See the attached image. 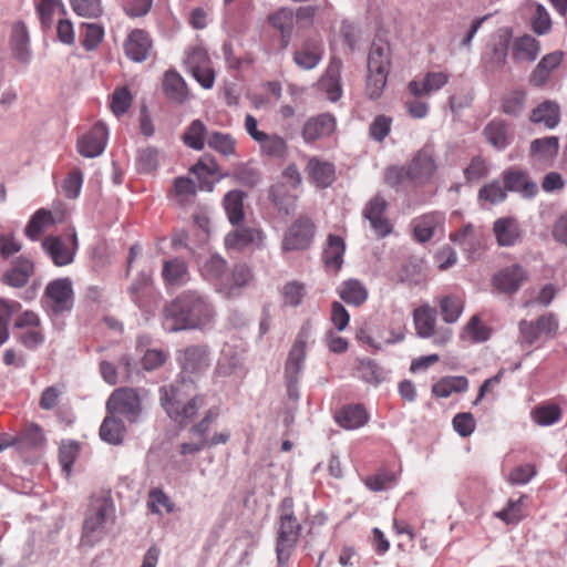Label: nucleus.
Returning <instances> with one entry per match:
<instances>
[{
    "label": "nucleus",
    "instance_id": "1",
    "mask_svg": "<svg viewBox=\"0 0 567 567\" xmlns=\"http://www.w3.org/2000/svg\"><path fill=\"white\" fill-rule=\"evenodd\" d=\"M217 311L208 295L187 289L166 302L161 312L162 326L166 332L207 331L215 327Z\"/></svg>",
    "mask_w": 567,
    "mask_h": 567
},
{
    "label": "nucleus",
    "instance_id": "2",
    "mask_svg": "<svg viewBox=\"0 0 567 567\" xmlns=\"http://www.w3.org/2000/svg\"><path fill=\"white\" fill-rule=\"evenodd\" d=\"M194 380L185 375L159 388V403L167 416L181 426L186 425L204 406V396L196 392Z\"/></svg>",
    "mask_w": 567,
    "mask_h": 567
},
{
    "label": "nucleus",
    "instance_id": "3",
    "mask_svg": "<svg viewBox=\"0 0 567 567\" xmlns=\"http://www.w3.org/2000/svg\"><path fill=\"white\" fill-rule=\"evenodd\" d=\"M295 502L284 497L278 506L276 558L277 567H286L301 536L302 526L295 515Z\"/></svg>",
    "mask_w": 567,
    "mask_h": 567
},
{
    "label": "nucleus",
    "instance_id": "4",
    "mask_svg": "<svg viewBox=\"0 0 567 567\" xmlns=\"http://www.w3.org/2000/svg\"><path fill=\"white\" fill-rule=\"evenodd\" d=\"M114 517L115 508L110 497H92L82 525L81 544L93 547L100 543L107 533V524L113 523Z\"/></svg>",
    "mask_w": 567,
    "mask_h": 567
},
{
    "label": "nucleus",
    "instance_id": "5",
    "mask_svg": "<svg viewBox=\"0 0 567 567\" xmlns=\"http://www.w3.org/2000/svg\"><path fill=\"white\" fill-rule=\"evenodd\" d=\"M367 68L365 94L370 100H378L384 91L391 69V48L388 42H372Z\"/></svg>",
    "mask_w": 567,
    "mask_h": 567
},
{
    "label": "nucleus",
    "instance_id": "6",
    "mask_svg": "<svg viewBox=\"0 0 567 567\" xmlns=\"http://www.w3.org/2000/svg\"><path fill=\"white\" fill-rule=\"evenodd\" d=\"M558 328V319L551 312L542 315L534 321L524 319L518 323L520 341L528 347L535 344L540 338H544L545 341L554 339Z\"/></svg>",
    "mask_w": 567,
    "mask_h": 567
},
{
    "label": "nucleus",
    "instance_id": "7",
    "mask_svg": "<svg viewBox=\"0 0 567 567\" xmlns=\"http://www.w3.org/2000/svg\"><path fill=\"white\" fill-rule=\"evenodd\" d=\"M141 398L135 389L118 388L112 392L106 401V411L110 414H118L130 423H135L142 413Z\"/></svg>",
    "mask_w": 567,
    "mask_h": 567
},
{
    "label": "nucleus",
    "instance_id": "8",
    "mask_svg": "<svg viewBox=\"0 0 567 567\" xmlns=\"http://www.w3.org/2000/svg\"><path fill=\"white\" fill-rule=\"evenodd\" d=\"M406 167L409 171V181L414 186L429 184L437 168L433 145L425 144L414 154Z\"/></svg>",
    "mask_w": 567,
    "mask_h": 567
},
{
    "label": "nucleus",
    "instance_id": "9",
    "mask_svg": "<svg viewBox=\"0 0 567 567\" xmlns=\"http://www.w3.org/2000/svg\"><path fill=\"white\" fill-rule=\"evenodd\" d=\"M176 360L182 369L181 375H199L210 367V349L207 344H190L177 351Z\"/></svg>",
    "mask_w": 567,
    "mask_h": 567
},
{
    "label": "nucleus",
    "instance_id": "10",
    "mask_svg": "<svg viewBox=\"0 0 567 567\" xmlns=\"http://www.w3.org/2000/svg\"><path fill=\"white\" fill-rule=\"evenodd\" d=\"M316 226L308 217L297 218L285 233L281 248L285 252L307 249L315 237Z\"/></svg>",
    "mask_w": 567,
    "mask_h": 567
},
{
    "label": "nucleus",
    "instance_id": "11",
    "mask_svg": "<svg viewBox=\"0 0 567 567\" xmlns=\"http://www.w3.org/2000/svg\"><path fill=\"white\" fill-rule=\"evenodd\" d=\"M44 298L51 312L55 316L71 311L73 307V289L69 278L50 281L44 290Z\"/></svg>",
    "mask_w": 567,
    "mask_h": 567
},
{
    "label": "nucleus",
    "instance_id": "12",
    "mask_svg": "<svg viewBox=\"0 0 567 567\" xmlns=\"http://www.w3.org/2000/svg\"><path fill=\"white\" fill-rule=\"evenodd\" d=\"M526 269L514 264L502 268L492 277V286L498 293L513 296L516 293L527 279Z\"/></svg>",
    "mask_w": 567,
    "mask_h": 567
},
{
    "label": "nucleus",
    "instance_id": "13",
    "mask_svg": "<svg viewBox=\"0 0 567 567\" xmlns=\"http://www.w3.org/2000/svg\"><path fill=\"white\" fill-rule=\"evenodd\" d=\"M388 202L380 194L373 196L365 205L362 215L369 220L374 233L383 238L392 231V226L385 216Z\"/></svg>",
    "mask_w": 567,
    "mask_h": 567
},
{
    "label": "nucleus",
    "instance_id": "14",
    "mask_svg": "<svg viewBox=\"0 0 567 567\" xmlns=\"http://www.w3.org/2000/svg\"><path fill=\"white\" fill-rule=\"evenodd\" d=\"M70 240L72 248H68L60 237L48 236L43 239L41 246L55 266L63 267L73 261L78 249V236L74 229L70 234Z\"/></svg>",
    "mask_w": 567,
    "mask_h": 567
},
{
    "label": "nucleus",
    "instance_id": "15",
    "mask_svg": "<svg viewBox=\"0 0 567 567\" xmlns=\"http://www.w3.org/2000/svg\"><path fill=\"white\" fill-rule=\"evenodd\" d=\"M482 134L486 142L497 152L506 150L515 138L511 124L498 117L491 120L484 126Z\"/></svg>",
    "mask_w": 567,
    "mask_h": 567
},
{
    "label": "nucleus",
    "instance_id": "16",
    "mask_svg": "<svg viewBox=\"0 0 567 567\" xmlns=\"http://www.w3.org/2000/svg\"><path fill=\"white\" fill-rule=\"evenodd\" d=\"M109 131L105 124L96 123L78 141V152L87 158L100 156L107 142Z\"/></svg>",
    "mask_w": 567,
    "mask_h": 567
},
{
    "label": "nucleus",
    "instance_id": "17",
    "mask_svg": "<svg viewBox=\"0 0 567 567\" xmlns=\"http://www.w3.org/2000/svg\"><path fill=\"white\" fill-rule=\"evenodd\" d=\"M334 130L336 118L329 113H322L305 122L301 135L306 144H311L331 135Z\"/></svg>",
    "mask_w": 567,
    "mask_h": 567
},
{
    "label": "nucleus",
    "instance_id": "18",
    "mask_svg": "<svg viewBox=\"0 0 567 567\" xmlns=\"http://www.w3.org/2000/svg\"><path fill=\"white\" fill-rule=\"evenodd\" d=\"M207 60L206 52L195 48L187 54L185 64L202 87L212 89L215 83V72L212 68L203 65Z\"/></svg>",
    "mask_w": 567,
    "mask_h": 567
},
{
    "label": "nucleus",
    "instance_id": "19",
    "mask_svg": "<svg viewBox=\"0 0 567 567\" xmlns=\"http://www.w3.org/2000/svg\"><path fill=\"white\" fill-rule=\"evenodd\" d=\"M152 47L153 42L150 34L142 29L131 31L124 42L126 56L136 63L144 62L148 59Z\"/></svg>",
    "mask_w": 567,
    "mask_h": 567
},
{
    "label": "nucleus",
    "instance_id": "20",
    "mask_svg": "<svg viewBox=\"0 0 567 567\" xmlns=\"http://www.w3.org/2000/svg\"><path fill=\"white\" fill-rule=\"evenodd\" d=\"M502 176L506 193H519L524 198H533L538 193L537 184L530 181L527 174L520 169H505Z\"/></svg>",
    "mask_w": 567,
    "mask_h": 567
},
{
    "label": "nucleus",
    "instance_id": "21",
    "mask_svg": "<svg viewBox=\"0 0 567 567\" xmlns=\"http://www.w3.org/2000/svg\"><path fill=\"white\" fill-rule=\"evenodd\" d=\"M265 235L260 229L252 227H243L228 233L225 237L227 249L244 250L249 246L260 248L264 244Z\"/></svg>",
    "mask_w": 567,
    "mask_h": 567
},
{
    "label": "nucleus",
    "instance_id": "22",
    "mask_svg": "<svg viewBox=\"0 0 567 567\" xmlns=\"http://www.w3.org/2000/svg\"><path fill=\"white\" fill-rule=\"evenodd\" d=\"M306 172L311 183L316 187L324 189L330 187L336 181V166L333 163L321 161L317 156L309 158Z\"/></svg>",
    "mask_w": 567,
    "mask_h": 567
},
{
    "label": "nucleus",
    "instance_id": "23",
    "mask_svg": "<svg viewBox=\"0 0 567 567\" xmlns=\"http://www.w3.org/2000/svg\"><path fill=\"white\" fill-rule=\"evenodd\" d=\"M512 34L499 35L485 51L482 56L483 64L491 72L503 69L508 55Z\"/></svg>",
    "mask_w": 567,
    "mask_h": 567
},
{
    "label": "nucleus",
    "instance_id": "24",
    "mask_svg": "<svg viewBox=\"0 0 567 567\" xmlns=\"http://www.w3.org/2000/svg\"><path fill=\"white\" fill-rule=\"evenodd\" d=\"M33 274V262L21 256L14 259L11 262V267L3 272L1 282L13 288H22L29 282Z\"/></svg>",
    "mask_w": 567,
    "mask_h": 567
},
{
    "label": "nucleus",
    "instance_id": "25",
    "mask_svg": "<svg viewBox=\"0 0 567 567\" xmlns=\"http://www.w3.org/2000/svg\"><path fill=\"white\" fill-rule=\"evenodd\" d=\"M162 278L166 286L181 287L189 281L188 265L181 258L167 259L163 262Z\"/></svg>",
    "mask_w": 567,
    "mask_h": 567
},
{
    "label": "nucleus",
    "instance_id": "26",
    "mask_svg": "<svg viewBox=\"0 0 567 567\" xmlns=\"http://www.w3.org/2000/svg\"><path fill=\"white\" fill-rule=\"evenodd\" d=\"M369 414L362 404H348L336 414V422L346 430H355L365 425Z\"/></svg>",
    "mask_w": 567,
    "mask_h": 567
},
{
    "label": "nucleus",
    "instance_id": "27",
    "mask_svg": "<svg viewBox=\"0 0 567 567\" xmlns=\"http://www.w3.org/2000/svg\"><path fill=\"white\" fill-rule=\"evenodd\" d=\"M493 231L501 247L514 246L520 238V229L513 217H502L494 221Z\"/></svg>",
    "mask_w": 567,
    "mask_h": 567
},
{
    "label": "nucleus",
    "instance_id": "28",
    "mask_svg": "<svg viewBox=\"0 0 567 567\" xmlns=\"http://www.w3.org/2000/svg\"><path fill=\"white\" fill-rule=\"evenodd\" d=\"M322 59L321 41L317 39L307 40L300 50L293 53L295 63L303 70L315 69Z\"/></svg>",
    "mask_w": 567,
    "mask_h": 567
},
{
    "label": "nucleus",
    "instance_id": "29",
    "mask_svg": "<svg viewBox=\"0 0 567 567\" xmlns=\"http://www.w3.org/2000/svg\"><path fill=\"white\" fill-rule=\"evenodd\" d=\"M563 53L559 51H555L543 56L529 75L530 85L536 87L545 85L550 73L560 65Z\"/></svg>",
    "mask_w": 567,
    "mask_h": 567
},
{
    "label": "nucleus",
    "instance_id": "30",
    "mask_svg": "<svg viewBox=\"0 0 567 567\" xmlns=\"http://www.w3.org/2000/svg\"><path fill=\"white\" fill-rule=\"evenodd\" d=\"M163 91L166 97L175 103L183 104L188 99V89L185 80L175 70L164 74Z\"/></svg>",
    "mask_w": 567,
    "mask_h": 567
},
{
    "label": "nucleus",
    "instance_id": "31",
    "mask_svg": "<svg viewBox=\"0 0 567 567\" xmlns=\"http://www.w3.org/2000/svg\"><path fill=\"white\" fill-rule=\"evenodd\" d=\"M126 434L124 422L114 414H107L99 430L101 440L111 445H122Z\"/></svg>",
    "mask_w": 567,
    "mask_h": 567
},
{
    "label": "nucleus",
    "instance_id": "32",
    "mask_svg": "<svg viewBox=\"0 0 567 567\" xmlns=\"http://www.w3.org/2000/svg\"><path fill=\"white\" fill-rule=\"evenodd\" d=\"M251 279V269L246 264H237L230 272L229 282L221 284L219 292H223L226 298L236 297L238 290L246 287Z\"/></svg>",
    "mask_w": 567,
    "mask_h": 567
},
{
    "label": "nucleus",
    "instance_id": "33",
    "mask_svg": "<svg viewBox=\"0 0 567 567\" xmlns=\"http://www.w3.org/2000/svg\"><path fill=\"white\" fill-rule=\"evenodd\" d=\"M344 251L346 244L343 238L338 235H329L327 246L322 252L326 268L334 272L339 271L343 264Z\"/></svg>",
    "mask_w": 567,
    "mask_h": 567
},
{
    "label": "nucleus",
    "instance_id": "34",
    "mask_svg": "<svg viewBox=\"0 0 567 567\" xmlns=\"http://www.w3.org/2000/svg\"><path fill=\"white\" fill-rule=\"evenodd\" d=\"M444 215L437 212L425 214L414 221L413 235L416 241L426 243L439 226L444 223Z\"/></svg>",
    "mask_w": 567,
    "mask_h": 567
},
{
    "label": "nucleus",
    "instance_id": "35",
    "mask_svg": "<svg viewBox=\"0 0 567 567\" xmlns=\"http://www.w3.org/2000/svg\"><path fill=\"white\" fill-rule=\"evenodd\" d=\"M413 320L416 334L427 339L435 333L436 310L430 306H422L414 310Z\"/></svg>",
    "mask_w": 567,
    "mask_h": 567
},
{
    "label": "nucleus",
    "instance_id": "36",
    "mask_svg": "<svg viewBox=\"0 0 567 567\" xmlns=\"http://www.w3.org/2000/svg\"><path fill=\"white\" fill-rule=\"evenodd\" d=\"M12 441L19 450L32 451L42 446L45 437L40 425L30 423Z\"/></svg>",
    "mask_w": 567,
    "mask_h": 567
},
{
    "label": "nucleus",
    "instance_id": "37",
    "mask_svg": "<svg viewBox=\"0 0 567 567\" xmlns=\"http://www.w3.org/2000/svg\"><path fill=\"white\" fill-rule=\"evenodd\" d=\"M153 287L152 271L142 270L137 274L128 291L132 301L138 307L144 308Z\"/></svg>",
    "mask_w": 567,
    "mask_h": 567
},
{
    "label": "nucleus",
    "instance_id": "38",
    "mask_svg": "<svg viewBox=\"0 0 567 567\" xmlns=\"http://www.w3.org/2000/svg\"><path fill=\"white\" fill-rule=\"evenodd\" d=\"M29 32L24 22L19 21L12 28L11 49L13 55L20 62H28L30 59L29 51Z\"/></svg>",
    "mask_w": 567,
    "mask_h": 567
},
{
    "label": "nucleus",
    "instance_id": "39",
    "mask_svg": "<svg viewBox=\"0 0 567 567\" xmlns=\"http://www.w3.org/2000/svg\"><path fill=\"white\" fill-rule=\"evenodd\" d=\"M468 389L466 377H444L432 385V393L436 398H449L452 393H463Z\"/></svg>",
    "mask_w": 567,
    "mask_h": 567
},
{
    "label": "nucleus",
    "instance_id": "40",
    "mask_svg": "<svg viewBox=\"0 0 567 567\" xmlns=\"http://www.w3.org/2000/svg\"><path fill=\"white\" fill-rule=\"evenodd\" d=\"M342 62L340 59L332 58L330 66L326 76L321 81L322 87L326 90L328 99L331 102H337L342 94L340 85V69Z\"/></svg>",
    "mask_w": 567,
    "mask_h": 567
},
{
    "label": "nucleus",
    "instance_id": "41",
    "mask_svg": "<svg viewBox=\"0 0 567 567\" xmlns=\"http://www.w3.org/2000/svg\"><path fill=\"white\" fill-rule=\"evenodd\" d=\"M533 123H544L547 128H554L560 121V111L557 103L545 101L535 107L530 114Z\"/></svg>",
    "mask_w": 567,
    "mask_h": 567
},
{
    "label": "nucleus",
    "instance_id": "42",
    "mask_svg": "<svg viewBox=\"0 0 567 567\" xmlns=\"http://www.w3.org/2000/svg\"><path fill=\"white\" fill-rule=\"evenodd\" d=\"M245 198L246 194L243 190L238 189L230 190L225 195L224 207L230 224L239 225L244 220Z\"/></svg>",
    "mask_w": 567,
    "mask_h": 567
},
{
    "label": "nucleus",
    "instance_id": "43",
    "mask_svg": "<svg viewBox=\"0 0 567 567\" xmlns=\"http://www.w3.org/2000/svg\"><path fill=\"white\" fill-rule=\"evenodd\" d=\"M539 50V42L526 34L515 40L512 54L515 61L533 62L536 60Z\"/></svg>",
    "mask_w": 567,
    "mask_h": 567
},
{
    "label": "nucleus",
    "instance_id": "44",
    "mask_svg": "<svg viewBox=\"0 0 567 567\" xmlns=\"http://www.w3.org/2000/svg\"><path fill=\"white\" fill-rule=\"evenodd\" d=\"M53 224V216L51 210L40 208L38 209L28 221L24 228V235L32 241L40 238L45 227Z\"/></svg>",
    "mask_w": 567,
    "mask_h": 567
},
{
    "label": "nucleus",
    "instance_id": "45",
    "mask_svg": "<svg viewBox=\"0 0 567 567\" xmlns=\"http://www.w3.org/2000/svg\"><path fill=\"white\" fill-rule=\"evenodd\" d=\"M269 199L285 215H289L295 209L296 197L289 193L287 186L282 183L275 184L269 188Z\"/></svg>",
    "mask_w": 567,
    "mask_h": 567
},
{
    "label": "nucleus",
    "instance_id": "46",
    "mask_svg": "<svg viewBox=\"0 0 567 567\" xmlns=\"http://www.w3.org/2000/svg\"><path fill=\"white\" fill-rule=\"evenodd\" d=\"M80 42L86 51L95 50L104 39V28L99 23L83 22L79 25Z\"/></svg>",
    "mask_w": 567,
    "mask_h": 567
},
{
    "label": "nucleus",
    "instance_id": "47",
    "mask_svg": "<svg viewBox=\"0 0 567 567\" xmlns=\"http://www.w3.org/2000/svg\"><path fill=\"white\" fill-rule=\"evenodd\" d=\"M340 298L348 305L361 306L368 298L367 288L357 279H349L342 284Z\"/></svg>",
    "mask_w": 567,
    "mask_h": 567
},
{
    "label": "nucleus",
    "instance_id": "48",
    "mask_svg": "<svg viewBox=\"0 0 567 567\" xmlns=\"http://www.w3.org/2000/svg\"><path fill=\"white\" fill-rule=\"evenodd\" d=\"M207 127L202 120H194L187 126L182 140L184 144L195 151H202L205 147Z\"/></svg>",
    "mask_w": 567,
    "mask_h": 567
},
{
    "label": "nucleus",
    "instance_id": "49",
    "mask_svg": "<svg viewBox=\"0 0 567 567\" xmlns=\"http://www.w3.org/2000/svg\"><path fill=\"white\" fill-rule=\"evenodd\" d=\"M439 306L442 319L446 323H455L464 310L463 300L455 295L440 298Z\"/></svg>",
    "mask_w": 567,
    "mask_h": 567
},
{
    "label": "nucleus",
    "instance_id": "50",
    "mask_svg": "<svg viewBox=\"0 0 567 567\" xmlns=\"http://www.w3.org/2000/svg\"><path fill=\"white\" fill-rule=\"evenodd\" d=\"M236 140L229 133L215 131L207 136L208 147L223 156L234 155L236 152Z\"/></svg>",
    "mask_w": 567,
    "mask_h": 567
},
{
    "label": "nucleus",
    "instance_id": "51",
    "mask_svg": "<svg viewBox=\"0 0 567 567\" xmlns=\"http://www.w3.org/2000/svg\"><path fill=\"white\" fill-rule=\"evenodd\" d=\"M357 371L361 380L373 385L384 380L383 369L372 359H359Z\"/></svg>",
    "mask_w": 567,
    "mask_h": 567
},
{
    "label": "nucleus",
    "instance_id": "52",
    "mask_svg": "<svg viewBox=\"0 0 567 567\" xmlns=\"http://www.w3.org/2000/svg\"><path fill=\"white\" fill-rule=\"evenodd\" d=\"M292 344L285 364V378L299 379L303 370L306 360V350L301 346Z\"/></svg>",
    "mask_w": 567,
    "mask_h": 567
},
{
    "label": "nucleus",
    "instance_id": "53",
    "mask_svg": "<svg viewBox=\"0 0 567 567\" xmlns=\"http://www.w3.org/2000/svg\"><path fill=\"white\" fill-rule=\"evenodd\" d=\"M20 308L21 305L18 301L0 298V347L8 341L10 319Z\"/></svg>",
    "mask_w": 567,
    "mask_h": 567
},
{
    "label": "nucleus",
    "instance_id": "54",
    "mask_svg": "<svg viewBox=\"0 0 567 567\" xmlns=\"http://www.w3.org/2000/svg\"><path fill=\"white\" fill-rule=\"evenodd\" d=\"M261 152L270 157L282 158L287 154L288 145L284 137L266 133V137L258 141Z\"/></svg>",
    "mask_w": 567,
    "mask_h": 567
},
{
    "label": "nucleus",
    "instance_id": "55",
    "mask_svg": "<svg viewBox=\"0 0 567 567\" xmlns=\"http://www.w3.org/2000/svg\"><path fill=\"white\" fill-rule=\"evenodd\" d=\"M559 140L556 136L536 138L530 143V155L542 158H550L557 155Z\"/></svg>",
    "mask_w": 567,
    "mask_h": 567
},
{
    "label": "nucleus",
    "instance_id": "56",
    "mask_svg": "<svg viewBox=\"0 0 567 567\" xmlns=\"http://www.w3.org/2000/svg\"><path fill=\"white\" fill-rule=\"evenodd\" d=\"M227 270V261L219 255H212L203 264L200 271L206 280H220Z\"/></svg>",
    "mask_w": 567,
    "mask_h": 567
},
{
    "label": "nucleus",
    "instance_id": "57",
    "mask_svg": "<svg viewBox=\"0 0 567 567\" xmlns=\"http://www.w3.org/2000/svg\"><path fill=\"white\" fill-rule=\"evenodd\" d=\"M526 93L523 90H515L504 95L501 110L509 116H518L524 110Z\"/></svg>",
    "mask_w": 567,
    "mask_h": 567
},
{
    "label": "nucleus",
    "instance_id": "58",
    "mask_svg": "<svg viewBox=\"0 0 567 567\" xmlns=\"http://www.w3.org/2000/svg\"><path fill=\"white\" fill-rule=\"evenodd\" d=\"M197 187L193 179L179 176L174 179V194L179 205H185L196 196Z\"/></svg>",
    "mask_w": 567,
    "mask_h": 567
},
{
    "label": "nucleus",
    "instance_id": "59",
    "mask_svg": "<svg viewBox=\"0 0 567 567\" xmlns=\"http://www.w3.org/2000/svg\"><path fill=\"white\" fill-rule=\"evenodd\" d=\"M488 174V164L481 155L472 157L470 164L464 169V178L467 183L478 182L485 178Z\"/></svg>",
    "mask_w": 567,
    "mask_h": 567
},
{
    "label": "nucleus",
    "instance_id": "60",
    "mask_svg": "<svg viewBox=\"0 0 567 567\" xmlns=\"http://www.w3.org/2000/svg\"><path fill=\"white\" fill-rule=\"evenodd\" d=\"M306 295V287L302 282L292 280L287 282L281 289L284 302L289 307H298L301 305Z\"/></svg>",
    "mask_w": 567,
    "mask_h": 567
},
{
    "label": "nucleus",
    "instance_id": "61",
    "mask_svg": "<svg viewBox=\"0 0 567 567\" xmlns=\"http://www.w3.org/2000/svg\"><path fill=\"white\" fill-rule=\"evenodd\" d=\"M561 417V410L557 404L537 406L534 411V421L540 426H549Z\"/></svg>",
    "mask_w": 567,
    "mask_h": 567
},
{
    "label": "nucleus",
    "instance_id": "62",
    "mask_svg": "<svg viewBox=\"0 0 567 567\" xmlns=\"http://www.w3.org/2000/svg\"><path fill=\"white\" fill-rule=\"evenodd\" d=\"M159 152L156 147L147 146L138 152L136 165L140 173H152L158 167Z\"/></svg>",
    "mask_w": 567,
    "mask_h": 567
},
{
    "label": "nucleus",
    "instance_id": "63",
    "mask_svg": "<svg viewBox=\"0 0 567 567\" xmlns=\"http://www.w3.org/2000/svg\"><path fill=\"white\" fill-rule=\"evenodd\" d=\"M392 117L384 114L377 115L369 126V136L375 142H383L391 132Z\"/></svg>",
    "mask_w": 567,
    "mask_h": 567
},
{
    "label": "nucleus",
    "instance_id": "64",
    "mask_svg": "<svg viewBox=\"0 0 567 567\" xmlns=\"http://www.w3.org/2000/svg\"><path fill=\"white\" fill-rule=\"evenodd\" d=\"M395 482V474L389 470H382L364 480L365 486L373 492H381L390 488Z\"/></svg>",
    "mask_w": 567,
    "mask_h": 567
}]
</instances>
